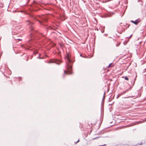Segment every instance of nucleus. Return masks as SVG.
Instances as JSON below:
<instances>
[{
  "label": "nucleus",
  "mask_w": 146,
  "mask_h": 146,
  "mask_svg": "<svg viewBox=\"0 0 146 146\" xmlns=\"http://www.w3.org/2000/svg\"><path fill=\"white\" fill-rule=\"evenodd\" d=\"M129 25H128V28L129 27Z\"/></svg>",
  "instance_id": "nucleus-26"
},
{
  "label": "nucleus",
  "mask_w": 146,
  "mask_h": 146,
  "mask_svg": "<svg viewBox=\"0 0 146 146\" xmlns=\"http://www.w3.org/2000/svg\"><path fill=\"white\" fill-rule=\"evenodd\" d=\"M18 40H21L19 39H18Z\"/></svg>",
  "instance_id": "nucleus-24"
},
{
  "label": "nucleus",
  "mask_w": 146,
  "mask_h": 146,
  "mask_svg": "<svg viewBox=\"0 0 146 146\" xmlns=\"http://www.w3.org/2000/svg\"><path fill=\"white\" fill-rule=\"evenodd\" d=\"M47 29H51V27H49L47 28Z\"/></svg>",
  "instance_id": "nucleus-16"
},
{
  "label": "nucleus",
  "mask_w": 146,
  "mask_h": 146,
  "mask_svg": "<svg viewBox=\"0 0 146 146\" xmlns=\"http://www.w3.org/2000/svg\"><path fill=\"white\" fill-rule=\"evenodd\" d=\"M136 21L137 23V24H138L141 21V20L140 19H138L136 20Z\"/></svg>",
  "instance_id": "nucleus-9"
},
{
  "label": "nucleus",
  "mask_w": 146,
  "mask_h": 146,
  "mask_svg": "<svg viewBox=\"0 0 146 146\" xmlns=\"http://www.w3.org/2000/svg\"><path fill=\"white\" fill-rule=\"evenodd\" d=\"M132 35H131L129 37H128V38H131V37H132Z\"/></svg>",
  "instance_id": "nucleus-14"
},
{
  "label": "nucleus",
  "mask_w": 146,
  "mask_h": 146,
  "mask_svg": "<svg viewBox=\"0 0 146 146\" xmlns=\"http://www.w3.org/2000/svg\"><path fill=\"white\" fill-rule=\"evenodd\" d=\"M31 29V30H33V29L32 27Z\"/></svg>",
  "instance_id": "nucleus-19"
},
{
  "label": "nucleus",
  "mask_w": 146,
  "mask_h": 146,
  "mask_svg": "<svg viewBox=\"0 0 146 146\" xmlns=\"http://www.w3.org/2000/svg\"><path fill=\"white\" fill-rule=\"evenodd\" d=\"M131 22L133 23H134L135 25H137V23L136 21V20L135 21H131Z\"/></svg>",
  "instance_id": "nucleus-7"
},
{
  "label": "nucleus",
  "mask_w": 146,
  "mask_h": 146,
  "mask_svg": "<svg viewBox=\"0 0 146 146\" xmlns=\"http://www.w3.org/2000/svg\"><path fill=\"white\" fill-rule=\"evenodd\" d=\"M137 76V75H136V76L135 77V78L133 80H132L131 82H132V85L133 86L134 85L135 81L136 79V77Z\"/></svg>",
  "instance_id": "nucleus-4"
},
{
  "label": "nucleus",
  "mask_w": 146,
  "mask_h": 146,
  "mask_svg": "<svg viewBox=\"0 0 146 146\" xmlns=\"http://www.w3.org/2000/svg\"><path fill=\"white\" fill-rule=\"evenodd\" d=\"M105 92L104 93V96H103V98H104L105 97Z\"/></svg>",
  "instance_id": "nucleus-15"
},
{
  "label": "nucleus",
  "mask_w": 146,
  "mask_h": 146,
  "mask_svg": "<svg viewBox=\"0 0 146 146\" xmlns=\"http://www.w3.org/2000/svg\"><path fill=\"white\" fill-rule=\"evenodd\" d=\"M34 33H35L34 31H33L31 33H30V34L31 35H33L34 34Z\"/></svg>",
  "instance_id": "nucleus-12"
},
{
  "label": "nucleus",
  "mask_w": 146,
  "mask_h": 146,
  "mask_svg": "<svg viewBox=\"0 0 146 146\" xmlns=\"http://www.w3.org/2000/svg\"><path fill=\"white\" fill-rule=\"evenodd\" d=\"M111 63H110V64H109V65H108V66L107 67L108 68H110V67H111Z\"/></svg>",
  "instance_id": "nucleus-13"
},
{
  "label": "nucleus",
  "mask_w": 146,
  "mask_h": 146,
  "mask_svg": "<svg viewBox=\"0 0 146 146\" xmlns=\"http://www.w3.org/2000/svg\"><path fill=\"white\" fill-rule=\"evenodd\" d=\"M125 79L126 80H129V78L127 77V76H125L124 77Z\"/></svg>",
  "instance_id": "nucleus-10"
},
{
  "label": "nucleus",
  "mask_w": 146,
  "mask_h": 146,
  "mask_svg": "<svg viewBox=\"0 0 146 146\" xmlns=\"http://www.w3.org/2000/svg\"><path fill=\"white\" fill-rule=\"evenodd\" d=\"M28 22H29V24H31V22H30V21H28Z\"/></svg>",
  "instance_id": "nucleus-18"
},
{
  "label": "nucleus",
  "mask_w": 146,
  "mask_h": 146,
  "mask_svg": "<svg viewBox=\"0 0 146 146\" xmlns=\"http://www.w3.org/2000/svg\"><path fill=\"white\" fill-rule=\"evenodd\" d=\"M80 141V140L79 139L78 140V141H77L75 143L76 144L77 143H78V142H79V141Z\"/></svg>",
  "instance_id": "nucleus-17"
},
{
  "label": "nucleus",
  "mask_w": 146,
  "mask_h": 146,
  "mask_svg": "<svg viewBox=\"0 0 146 146\" xmlns=\"http://www.w3.org/2000/svg\"><path fill=\"white\" fill-rule=\"evenodd\" d=\"M131 89V88H129L128 89H126L125 91L122 92L123 93V94H125L129 90V89Z\"/></svg>",
  "instance_id": "nucleus-5"
},
{
  "label": "nucleus",
  "mask_w": 146,
  "mask_h": 146,
  "mask_svg": "<svg viewBox=\"0 0 146 146\" xmlns=\"http://www.w3.org/2000/svg\"><path fill=\"white\" fill-rule=\"evenodd\" d=\"M36 20H37L40 24L42 23V22H46L47 21L46 19L44 18L43 16H38Z\"/></svg>",
  "instance_id": "nucleus-2"
},
{
  "label": "nucleus",
  "mask_w": 146,
  "mask_h": 146,
  "mask_svg": "<svg viewBox=\"0 0 146 146\" xmlns=\"http://www.w3.org/2000/svg\"><path fill=\"white\" fill-rule=\"evenodd\" d=\"M28 59H29V58H27V60H27V61H28Z\"/></svg>",
  "instance_id": "nucleus-20"
},
{
  "label": "nucleus",
  "mask_w": 146,
  "mask_h": 146,
  "mask_svg": "<svg viewBox=\"0 0 146 146\" xmlns=\"http://www.w3.org/2000/svg\"><path fill=\"white\" fill-rule=\"evenodd\" d=\"M123 108L125 109H127L130 108L131 106L128 103V101L127 100H124L123 101Z\"/></svg>",
  "instance_id": "nucleus-3"
},
{
  "label": "nucleus",
  "mask_w": 146,
  "mask_h": 146,
  "mask_svg": "<svg viewBox=\"0 0 146 146\" xmlns=\"http://www.w3.org/2000/svg\"><path fill=\"white\" fill-rule=\"evenodd\" d=\"M80 56H82V55L80 54Z\"/></svg>",
  "instance_id": "nucleus-25"
},
{
  "label": "nucleus",
  "mask_w": 146,
  "mask_h": 146,
  "mask_svg": "<svg viewBox=\"0 0 146 146\" xmlns=\"http://www.w3.org/2000/svg\"><path fill=\"white\" fill-rule=\"evenodd\" d=\"M123 94V93L122 92H121V93H120V94H119L117 95V98H118L120 96H121V95H122Z\"/></svg>",
  "instance_id": "nucleus-6"
},
{
  "label": "nucleus",
  "mask_w": 146,
  "mask_h": 146,
  "mask_svg": "<svg viewBox=\"0 0 146 146\" xmlns=\"http://www.w3.org/2000/svg\"><path fill=\"white\" fill-rule=\"evenodd\" d=\"M56 64H60L57 62L56 63Z\"/></svg>",
  "instance_id": "nucleus-23"
},
{
  "label": "nucleus",
  "mask_w": 146,
  "mask_h": 146,
  "mask_svg": "<svg viewBox=\"0 0 146 146\" xmlns=\"http://www.w3.org/2000/svg\"><path fill=\"white\" fill-rule=\"evenodd\" d=\"M117 31L118 32V33H119L120 34H121L122 32L124 30V29H123L120 31H119L118 29H117Z\"/></svg>",
  "instance_id": "nucleus-8"
},
{
  "label": "nucleus",
  "mask_w": 146,
  "mask_h": 146,
  "mask_svg": "<svg viewBox=\"0 0 146 146\" xmlns=\"http://www.w3.org/2000/svg\"><path fill=\"white\" fill-rule=\"evenodd\" d=\"M120 44V43L118 42V43H117V44H116V46L117 47L118 46H119V45Z\"/></svg>",
  "instance_id": "nucleus-11"
},
{
  "label": "nucleus",
  "mask_w": 146,
  "mask_h": 146,
  "mask_svg": "<svg viewBox=\"0 0 146 146\" xmlns=\"http://www.w3.org/2000/svg\"><path fill=\"white\" fill-rule=\"evenodd\" d=\"M141 1V0H138V1L139 2V1Z\"/></svg>",
  "instance_id": "nucleus-21"
},
{
  "label": "nucleus",
  "mask_w": 146,
  "mask_h": 146,
  "mask_svg": "<svg viewBox=\"0 0 146 146\" xmlns=\"http://www.w3.org/2000/svg\"><path fill=\"white\" fill-rule=\"evenodd\" d=\"M66 67L67 69L66 71H64V73L70 74L72 73V65L69 64L71 62L69 57V54H67L66 56Z\"/></svg>",
  "instance_id": "nucleus-1"
},
{
  "label": "nucleus",
  "mask_w": 146,
  "mask_h": 146,
  "mask_svg": "<svg viewBox=\"0 0 146 146\" xmlns=\"http://www.w3.org/2000/svg\"><path fill=\"white\" fill-rule=\"evenodd\" d=\"M38 58H39V59H41V58H40V57H38Z\"/></svg>",
  "instance_id": "nucleus-22"
}]
</instances>
